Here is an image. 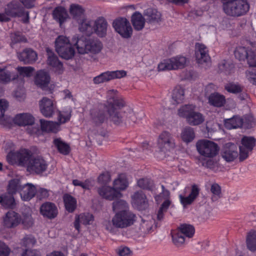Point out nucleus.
<instances>
[{"label": "nucleus", "instance_id": "f257e3e1", "mask_svg": "<svg viewBox=\"0 0 256 256\" xmlns=\"http://www.w3.org/2000/svg\"><path fill=\"white\" fill-rule=\"evenodd\" d=\"M195 229L193 226L186 224H181L177 230L171 232L172 242L176 246H181L184 244L185 237L192 238Z\"/></svg>", "mask_w": 256, "mask_h": 256}, {"label": "nucleus", "instance_id": "f03ea898", "mask_svg": "<svg viewBox=\"0 0 256 256\" xmlns=\"http://www.w3.org/2000/svg\"><path fill=\"white\" fill-rule=\"evenodd\" d=\"M250 6L245 0H230L224 4L225 13L232 16H240L249 10Z\"/></svg>", "mask_w": 256, "mask_h": 256}, {"label": "nucleus", "instance_id": "7ed1b4c3", "mask_svg": "<svg viewBox=\"0 0 256 256\" xmlns=\"http://www.w3.org/2000/svg\"><path fill=\"white\" fill-rule=\"evenodd\" d=\"M136 215L130 210H124L116 213L112 220L114 226L124 228L129 227L136 220Z\"/></svg>", "mask_w": 256, "mask_h": 256}, {"label": "nucleus", "instance_id": "20e7f679", "mask_svg": "<svg viewBox=\"0 0 256 256\" xmlns=\"http://www.w3.org/2000/svg\"><path fill=\"white\" fill-rule=\"evenodd\" d=\"M55 113H54V114ZM58 122H54L40 120L41 129L42 132H52L56 133L58 130V128L60 124H64L68 121L70 118V113H68L66 116L62 113H56ZM44 116L47 118L52 116L53 113H43Z\"/></svg>", "mask_w": 256, "mask_h": 256}, {"label": "nucleus", "instance_id": "39448f33", "mask_svg": "<svg viewBox=\"0 0 256 256\" xmlns=\"http://www.w3.org/2000/svg\"><path fill=\"white\" fill-rule=\"evenodd\" d=\"M56 52L62 58L70 60L73 58L75 50L70 40L63 36H58L55 40Z\"/></svg>", "mask_w": 256, "mask_h": 256}, {"label": "nucleus", "instance_id": "423d86ee", "mask_svg": "<svg viewBox=\"0 0 256 256\" xmlns=\"http://www.w3.org/2000/svg\"><path fill=\"white\" fill-rule=\"evenodd\" d=\"M118 91L115 90H109L106 94V102L101 104L105 108V112H114L117 110H120L126 105L124 100L118 94Z\"/></svg>", "mask_w": 256, "mask_h": 256}, {"label": "nucleus", "instance_id": "0eeeda50", "mask_svg": "<svg viewBox=\"0 0 256 256\" xmlns=\"http://www.w3.org/2000/svg\"><path fill=\"white\" fill-rule=\"evenodd\" d=\"M31 152L27 149H21L16 152H10L6 156V160L9 164L18 163L19 166L27 168L29 161L32 158Z\"/></svg>", "mask_w": 256, "mask_h": 256}, {"label": "nucleus", "instance_id": "6e6552de", "mask_svg": "<svg viewBox=\"0 0 256 256\" xmlns=\"http://www.w3.org/2000/svg\"><path fill=\"white\" fill-rule=\"evenodd\" d=\"M198 153L205 157L212 158L217 155L219 147L215 142L207 140H198L196 144Z\"/></svg>", "mask_w": 256, "mask_h": 256}, {"label": "nucleus", "instance_id": "1a4fd4ad", "mask_svg": "<svg viewBox=\"0 0 256 256\" xmlns=\"http://www.w3.org/2000/svg\"><path fill=\"white\" fill-rule=\"evenodd\" d=\"M186 57L179 56L163 60L158 65L159 71L170 70L184 68L186 62Z\"/></svg>", "mask_w": 256, "mask_h": 256}, {"label": "nucleus", "instance_id": "9d476101", "mask_svg": "<svg viewBox=\"0 0 256 256\" xmlns=\"http://www.w3.org/2000/svg\"><path fill=\"white\" fill-rule=\"evenodd\" d=\"M48 167V162L42 156H32L27 166V170L31 174L40 175Z\"/></svg>", "mask_w": 256, "mask_h": 256}, {"label": "nucleus", "instance_id": "9b49d317", "mask_svg": "<svg viewBox=\"0 0 256 256\" xmlns=\"http://www.w3.org/2000/svg\"><path fill=\"white\" fill-rule=\"evenodd\" d=\"M234 54L239 60H247L250 66L256 67V53L255 51L245 46H239L236 48Z\"/></svg>", "mask_w": 256, "mask_h": 256}, {"label": "nucleus", "instance_id": "f8f14e48", "mask_svg": "<svg viewBox=\"0 0 256 256\" xmlns=\"http://www.w3.org/2000/svg\"><path fill=\"white\" fill-rule=\"evenodd\" d=\"M112 26L122 38H128L131 37L132 29L130 22L126 18H118L116 19L113 22Z\"/></svg>", "mask_w": 256, "mask_h": 256}, {"label": "nucleus", "instance_id": "ddd939ff", "mask_svg": "<svg viewBox=\"0 0 256 256\" xmlns=\"http://www.w3.org/2000/svg\"><path fill=\"white\" fill-rule=\"evenodd\" d=\"M158 146L160 150L158 154H160L162 152L164 154L174 148V140L170 132L164 131L158 136Z\"/></svg>", "mask_w": 256, "mask_h": 256}, {"label": "nucleus", "instance_id": "4468645a", "mask_svg": "<svg viewBox=\"0 0 256 256\" xmlns=\"http://www.w3.org/2000/svg\"><path fill=\"white\" fill-rule=\"evenodd\" d=\"M221 154L226 162L234 161L238 156L237 146L232 142L226 144L222 149Z\"/></svg>", "mask_w": 256, "mask_h": 256}, {"label": "nucleus", "instance_id": "2eb2a0df", "mask_svg": "<svg viewBox=\"0 0 256 256\" xmlns=\"http://www.w3.org/2000/svg\"><path fill=\"white\" fill-rule=\"evenodd\" d=\"M196 50V56L198 62L206 68L208 66L210 63V58L208 54L207 48L203 44H197Z\"/></svg>", "mask_w": 256, "mask_h": 256}, {"label": "nucleus", "instance_id": "dca6fc26", "mask_svg": "<svg viewBox=\"0 0 256 256\" xmlns=\"http://www.w3.org/2000/svg\"><path fill=\"white\" fill-rule=\"evenodd\" d=\"M40 212L44 218L52 220L56 217L58 214V210L54 203L46 202L41 205Z\"/></svg>", "mask_w": 256, "mask_h": 256}, {"label": "nucleus", "instance_id": "f3484780", "mask_svg": "<svg viewBox=\"0 0 256 256\" xmlns=\"http://www.w3.org/2000/svg\"><path fill=\"white\" fill-rule=\"evenodd\" d=\"M50 81L49 73L44 70L38 71L34 76V84L42 90H46Z\"/></svg>", "mask_w": 256, "mask_h": 256}, {"label": "nucleus", "instance_id": "a211bd4d", "mask_svg": "<svg viewBox=\"0 0 256 256\" xmlns=\"http://www.w3.org/2000/svg\"><path fill=\"white\" fill-rule=\"evenodd\" d=\"M132 204L139 210H146L148 206V200L145 194L142 191H138L132 196Z\"/></svg>", "mask_w": 256, "mask_h": 256}, {"label": "nucleus", "instance_id": "6ab92c4d", "mask_svg": "<svg viewBox=\"0 0 256 256\" xmlns=\"http://www.w3.org/2000/svg\"><path fill=\"white\" fill-rule=\"evenodd\" d=\"M48 55L47 64L52 66L58 74H61L64 71L62 63L60 62L58 56L48 48L46 49Z\"/></svg>", "mask_w": 256, "mask_h": 256}, {"label": "nucleus", "instance_id": "aec40b11", "mask_svg": "<svg viewBox=\"0 0 256 256\" xmlns=\"http://www.w3.org/2000/svg\"><path fill=\"white\" fill-rule=\"evenodd\" d=\"M12 118V122L6 126L12 124V122L19 126L32 125L34 123V118L28 113H20Z\"/></svg>", "mask_w": 256, "mask_h": 256}, {"label": "nucleus", "instance_id": "412c9836", "mask_svg": "<svg viewBox=\"0 0 256 256\" xmlns=\"http://www.w3.org/2000/svg\"><path fill=\"white\" fill-rule=\"evenodd\" d=\"M98 192L100 196L110 200L120 198L122 196L120 192L114 187L112 188L108 186H102L98 189Z\"/></svg>", "mask_w": 256, "mask_h": 256}, {"label": "nucleus", "instance_id": "4be33fe9", "mask_svg": "<svg viewBox=\"0 0 256 256\" xmlns=\"http://www.w3.org/2000/svg\"><path fill=\"white\" fill-rule=\"evenodd\" d=\"M20 214L14 211L10 210L6 214L4 220V225L8 228L16 226L20 222Z\"/></svg>", "mask_w": 256, "mask_h": 256}, {"label": "nucleus", "instance_id": "5701e85b", "mask_svg": "<svg viewBox=\"0 0 256 256\" xmlns=\"http://www.w3.org/2000/svg\"><path fill=\"white\" fill-rule=\"evenodd\" d=\"M19 193L23 200L28 201L35 196L36 193V188L32 184L27 183L22 186Z\"/></svg>", "mask_w": 256, "mask_h": 256}, {"label": "nucleus", "instance_id": "b1692460", "mask_svg": "<svg viewBox=\"0 0 256 256\" xmlns=\"http://www.w3.org/2000/svg\"><path fill=\"white\" fill-rule=\"evenodd\" d=\"M18 56L20 62L25 64H30L37 59V54L31 48H26L22 52L18 54Z\"/></svg>", "mask_w": 256, "mask_h": 256}, {"label": "nucleus", "instance_id": "393cba45", "mask_svg": "<svg viewBox=\"0 0 256 256\" xmlns=\"http://www.w3.org/2000/svg\"><path fill=\"white\" fill-rule=\"evenodd\" d=\"M6 10L7 15L13 17H22L24 15V8L16 2H12L8 4Z\"/></svg>", "mask_w": 256, "mask_h": 256}, {"label": "nucleus", "instance_id": "a878e982", "mask_svg": "<svg viewBox=\"0 0 256 256\" xmlns=\"http://www.w3.org/2000/svg\"><path fill=\"white\" fill-rule=\"evenodd\" d=\"M200 189L197 186L194 184L192 186L190 193L188 196H184L182 194L179 196L180 202L184 207L192 204L196 198L198 196Z\"/></svg>", "mask_w": 256, "mask_h": 256}, {"label": "nucleus", "instance_id": "bb28decb", "mask_svg": "<svg viewBox=\"0 0 256 256\" xmlns=\"http://www.w3.org/2000/svg\"><path fill=\"white\" fill-rule=\"evenodd\" d=\"M108 27V23L106 19L103 17H99L94 22V31L100 37H104L106 35Z\"/></svg>", "mask_w": 256, "mask_h": 256}, {"label": "nucleus", "instance_id": "cd10ccee", "mask_svg": "<svg viewBox=\"0 0 256 256\" xmlns=\"http://www.w3.org/2000/svg\"><path fill=\"white\" fill-rule=\"evenodd\" d=\"M52 16L54 20L58 22L60 26L68 17L66 10L62 6L56 8L53 10Z\"/></svg>", "mask_w": 256, "mask_h": 256}, {"label": "nucleus", "instance_id": "c85d7f7f", "mask_svg": "<svg viewBox=\"0 0 256 256\" xmlns=\"http://www.w3.org/2000/svg\"><path fill=\"white\" fill-rule=\"evenodd\" d=\"M63 200L66 210L69 212H74L77 206L76 198L68 194H66L63 196Z\"/></svg>", "mask_w": 256, "mask_h": 256}, {"label": "nucleus", "instance_id": "c756f323", "mask_svg": "<svg viewBox=\"0 0 256 256\" xmlns=\"http://www.w3.org/2000/svg\"><path fill=\"white\" fill-rule=\"evenodd\" d=\"M79 24V30L87 36H90L94 32L93 22L84 18L78 22Z\"/></svg>", "mask_w": 256, "mask_h": 256}, {"label": "nucleus", "instance_id": "7c9ffc66", "mask_svg": "<svg viewBox=\"0 0 256 256\" xmlns=\"http://www.w3.org/2000/svg\"><path fill=\"white\" fill-rule=\"evenodd\" d=\"M146 20L150 23H156L160 20V14L156 9L148 8L144 11Z\"/></svg>", "mask_w": 256, "mask_h": 256}, {"label": "nucleus", "instance_id": "2f4dec72", "mask_svg": "<svg viewBox=\"0 0 256 256\" xmlns=\"http://www.w3.org/2000/svg\"><path fill=\"white\" fill-rule=\"evenodd\" d=\"M208 102L216 107L222 106L226 102L224 96L218 92L212 94L208 97Z\"/></svg>", "mask_w": 256, "mask_h": 256}, {"label": "nucleus", "instance_id": "473e14b6", "mask_svg": "<svg viewBox=\"0 0 256 256\" xmlns=\"http://www.w3.org/2000/svg\"><path fill=\"white\" fill-rule=\"evenodd\" d=\"M145 19L138 12H135L132 16V22L135 30H142L145 24Z\"/></svg>", "mask_w": 256, "mask_h": 256}, {"label": "nucleus", "instance_id": "72a5a7b5", "mask_svg": "<svg viewBox=\"0 0 256 256\" xmlns=\"http://www.w3.org/2000/svg\"><path fill=\"white\" fill-rule=\"evenodd\" d=\"M39 104L40 112H54L56 110L52 101L46 97L40 101Z\"/></svg>", "mask_w": 256, "mask_h": 256}, {"label": "nucleus", "instance_id": "f704fd0d", "mask_svg": "<svg viewBox=\"0 0 256 256\" xmlns=\"http://www.w3.org/2000/svg\"><path fill=\"white\" fill-rule=\"evenodd\" d=\"M224 121L225 127L228 130L242 127V118L238 116H234L230 118L225 119Z\"/></svg>", "mask_w": 256, "mask_h": 256}, {"label": "nucleus", "instance_id": "c9c22d12", "mask_svg": "<svg viewBox=\"0 0 256 256\" xmlns=\"http://www.w3.org/2000/svg\"><path fill=\"white\" fill-rule=\"evenodd\" d=\"M84 9L79 4H72L70 6V14L78 22L84 18Z\"/></svg>", "mask_w": 256, "mask_h": 256}, {"label": "nucleus", "instance_id": "e433bc0d", "mask_svg": "<svg viewBox=\"0 0 256 256\" xmlns=\"http://www.w3.org/2000/svg\"><path fill=\"white\" fill-rule=\"evenodd\" d=\"M184 98V89L180 86H176L172 91V104L175 105L180 103Z\"/></svg>", "mask_w": 256, "mask_h": 256}, {"label": "nucleus", "instance_id": "4c0bfd02", "mask_svg": "<svg viewBox=\"0 0 256 256\" xmlns=\"http://www.w3.org/2000/svg\"><path fill=\"white\" fill-rule=\"evenodd\" d=\"M188 122L192 126H196L202 124L204 120L201 113H188L186 116Z\"/></svg>", "mask_w": 256, "mask_h": 256}, {"label": "nucleus", "instance_id": "58836bf2", "mask_svg": "<svg viewBox=\"0 0 256 256\" xmlns=\"http://www.w3.org/2000/svg\"><path fill=\"white\" fill-rule=\"evenodd\" d=\"M88 41V40H86V38L84 36H82L80 38H73V42H75L74 44L76 46L78 53L80 54L86 53V50Z\"/></svg>", "mask_w": 256, "mask_h": 256}, {"label": "nucleus", "instance_id": "ea45409f", "mask_svg": "<svg viewBox=\"0 0 256 256\" xmlns=\"http://www.w3.org/2000/svg\"><path fill=\"white\" fill-rule=\"evenodd\" d=\"M18 77L16 74L12 73L9 71L0 68V82L2 84H7L12 80H14Z\"/></svg>", "mask_w": 256, "mask_h": 256}, {"label": "nucleus", "instance_id": "a19ab883", "mask_svg": "<svg viewBox=\"0 0 256 256\" xmlns=\"http://www.w3.org/2000/svg\"><path fill=\"white\" fill-rule=\"evenodd\" d=\"M13 195L7 192L3 196L0 197V203L6 208H14L16 206V202Z\"/></svg>", "mask_w": 256, "mask_h": 256}, {"label": "nucleus", "instance_id": "79ce46f5", "mask_svg": "<svg viewBox=\"0 0 256 256\" xmlns=\"http://www.w3.org/2000/svg\"><path fill=\"white\" fill-rule=\"evenodd\" d=\"M242 127L245 129H250L256 125V119L251 114H246L242 118Z\"/></svg>", "mask_w": 256, "mask_h": 256}, {"label": "nucleus", "instance_id": "37998d69", "mask_svg": "<svg viewBox=\"0 0 256 256\" xmlns=\"http://www.w3.org/2000/svg\"><path fill=\"white\" fill-rule=\"evenodd\" d=\"M102 48V44L99 40H90L88 42L86 53L89 52L96 54L99 52Z\"/></svg>", "mask_w": 256, "mask_h": 256}, {"label": "nucleus", "instance_id": "c03bdc74", "mask_svg": "<svg viewBox=\"0 0 256 256\" xmlns=\"http://www.w3.org/2000/svg\"><path fill=\"white\" fill-rule=\"evenodd\" d=\"M53 142L60 154L67 155L70 153V147L69 145L62 142L60 138H55Z\"/></svg>", "mask_w": 256, "mask_h": 256}, {"label": "nucleus", "instance_id": "a18cd8bd", "mask_svg": "<svg viewBox=\"0 0 256 256\" xmlns=\"http://www.w3.org/2000/svg\"><path fill=\"white\" fill-rule=\"evenodd\" d=\"M256 144V139L253 136H244L240 142V146L252 151Z\"/></svg>", "mask_w": 256, "mask_h": 256}, {"label": "nucleus", "instance_id": "49530a36", "mask_svg": "<svg viewBox=\"0 0 256 256\" xmlns=\"http://www.w3.org/2000/svg\"><path fill=\"white\" fill-rule=\"evenodd\" d=\"M194 132L192 128L187 126L182 130L181 138L184 142L186 143L190 142L194 139Z\"/></svg>", "mask_w": 256, "mask_h": 256}, {"label": "nucleus", "instance_id": "de8ad7c7", "mask_svg": "<svg viewBox=\"0 0 256 256\" xmlns=\"http://www.w3.org/2000/svg\"><path fill=\"white\" fill-rule=\"evenodd\" d=\"M128 186V182L124 175L120 174L118 178L114 182V187L117 190H124Z\"/></svg>", "mask_w": 256, "mask_h": 256}, {"label": "nucleus", "instance_id": "09e8293b", "mask_svg": "<svg viewBox=\"0 0 256 256\" xmlns=\"http://www.w3.org/2000/svg\"><path fill=\"white\" fill-rule=\"evenodd\" d=\"M112 210L116 213L124 210H129L128 204L124 200L117 198L112 202Z\"/></svg>", "mask_w": 256, "mask_h": 256}, {"label": "nucleus", "instance_id": "8fccbe9b", "mask_svg": "<svg viewBox=\"0 0 256 256\" xmlns=\"http://www.w3.org/2000/svg\"><path fill=\"white\" fill-rule=\"evenodd\" d=\"M246 246L251 251L256 250V231L250 232L246 238Z\"/></svg>", "mask_w": 256, "mask_h": 256}, {"label": "nucleus", "instance_id": "3c124183", "mask_svg": "<svg viewBox=\"0 0 256 256\" xmlns=\"http://www.w3.org/2000/svg\"><path fill=\"white\" fill-rule=\"evenodd\" d=\"M22 186L20 184V181L18 179H13L10 181L8 188V193L14 194L16 192L20 190Z\"/></svg>", "mask_w": 256, "mask_h": 256}, {"label": "nucleus", "instance_id": "603ef678", "mask_svg": "<svg viewBox=\"0 0 256 256\" xmlns=\"http://www.w3.org/2000/svg\"><path fill=\"white\" fill-rule=\"evenodd\" d=\"M218 68L221 72L228 74L233 72L234 65L233 64L224 60L219 64Z\"/></svg>", "mask_w": 256, "mask_h": 256}, {"label": "nucleus", "instance_id": "864d4df0", "mask_svg": "<svg viewBox=\"0 0 256 256\" xmlns=\"http://www.w3.org/2000/svg\"><path fill=\"white\" fill-rule=\"evenodd\" d=\"M111 80L110 71L102 72L93 78L94 84H98L110 81Z\"/></svg>", "mask_w": 256, "mask_h": 256}, {"label": "nucleus", "instance_id": "5fc2aeb1", "mask_svg": "<svg viewBox=\"0 0 256 256\" xmlns=\"http://www.w3.org/2000/svg\"><path fill=\"white\" fill-rule=\"evenodd\" d=\"M138 186L144 190H152L154 187L153 181L147 178H142L138 181Z\"/></svg>", "mask_w": 256, "mask_h": 256}, {"label": "nucleus", "instance_id": "6e6d98bb", "mask_svg": "<svg viewBox=\"0 0 256 256\" xmlns=\"http://www.w3.org/2000/svg\"><path fill=\"white\" fill-rule=\"evenodd\" d=\"M225 89L229 92L237 94L242 92L244 88L238 84L230 82L225 86Z\"/></svg>", "mask_w": 256, "mask_h": 256}, {"label": "nucleus", "instance_id": "4d7b16f0", "mask_svg": "<svg viewBox=\"0 0 256 256\" xmlns=\"http://www.w3.org/2000/svg\"><path fill=\"white\" fill-rule=\"evenodd\" d=\"M105 113H90L92 120L96 126L103 123L106 120Z\"/></svg>", "mask_w": 256, "mask_h": 256}, {"label": "nucleus", "instance_id": "13d9d810", "mask_svg": "<svg viewBox=\"0 0 256 256\" xmlns=\"http://www.w3.org/2000/svg\"><path fill=\"white\" fill-rule=\"evenodd\" d=\"M10 38L11 44L26 42V38L19 32L11 34Z\"/></svg>", "mask_w": 256, "mask_h": 256}, {"label": "nucleus", "instance_id": "bf43d9fd", "mask_svg": "<svg viewBox=\"0 0 256 256\" xmlns=\"http://www.w3.org/2000/svg\"><path fill=\"white\" fill-rule=\"evenodd\" d=\"M16 70L20 76L26 77L30 76L34 70L32 66H18Z\"/></svg>", "mask_w": 256, "mask_h": 256}, {"label": "nucleus", "instance_id": "052dcab7", "mask_svg": "<svg viewBox=\"0 0 256 256\" xmlns=\"http://www.w3.org/2000/svg\"><path fill=\"white\" fill-rule=\"evenodd\" d=\"M80 218V222L84 225L90 224L94 220V216L89 213L81 214L77 216Z\"/></svg>", "mask_w": 256, "mask_h": 256}, {"label": "nucleus", "instance_id": "680f3d73", "mask_svg": "<svg viewBox=\"0 0 256 256\" xmlns=\"http://www.w3.org/2000/svg\"><path fill=\"white\" fill-rule=\"evenodd\" d=\"M252 152V151L248 150L240 146H239V161L242 162L247 159L249 156L250 154Z\"/></svg>", "mask_w": 256, "mask_h": 256}, {"label": "nucleus", "instance_id": "e2e57ef3", "mask_svg": "<svg viewBox=\"0 0 256 256\" xmlns=\"http://www.w3.org/2000/svg\"><path fill=\"white\" fill-rule=\"evenodd\" d=\"M36 242V238L32 235H27L22 239L23 246L26 248L33 246Z\"/></svg>", "mask_w": 256, "mask_h": 256}, {"label": "nucleus", "instance_id": "0e129e2a", "mask_svg": "<svg viewBox=\"0 0 256 256\" xmlns=\"http://www.w3.org/2000/svg\"><path fill=\"white\" fill-rule=\"evenodd\" d=\"M10 252L8 246L0 240V256H9Z\"/></svg>", "mask_w": 256, "mask_h": 256}, {"label": "nucleus", "instance_id": "69168bd1", "mask_svg": "<svg viewBox=\"0 0 256 256\" xmlns=\"http://www.w3.org/2000/svg\"><path fill=\"white\" fill-rule=\"evenodd\" d=\"M111 80L120 78L126 75V72L124 70L110 71Z\"/></svg>", "mask_w": 256, "mask_h": 256}, {"label": "nucleus", "instance_id": "338daca9", "mask_svg": "<svg viewBox=\"0 0 256 256\" xmlns=\"http://www.w3.org/2000/svg\"><path fill=\"white\" fill-rule=\"evenodd\" d=\"M109 114V119L116 124H120L122 121V116L120 113H108Z\"/></svg>", "mask_w": 256, "mask_h": 256}, {"label": "nucleus", "instance_id": "774afa93", "mask_svg": "<svg viewBox=\"0 0 256 256\" xmlns=\"http://www.w3.org/2000/svg\"><path fill=\"white\" fill-rule=\"evenodd\" d=\"M12 121V118L10 116L5 113H0V124L6 126Z\"/></svg>", "mask_w": 256, "mask_h": 256}]
</instances>
